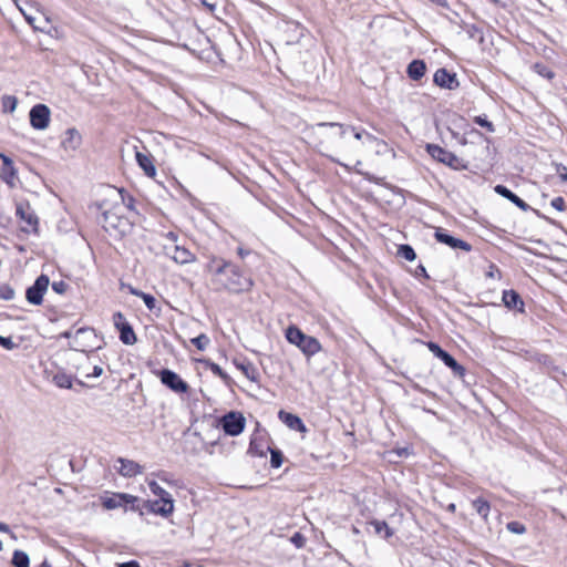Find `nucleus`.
Wrapping results in <instances>:
<instances>
[{
    "instance_id": "obj_10",
    "label": "nucleus",
    "mask_w": 567,
    "mask_h": 567,
    "mask_svg": "<svg viewBox=\"0 0 567 567\" xmlns=\"http://www.w3.org/2000/svg\"><path fill=\"white\" fill-rule=\"evenodd\" d=\"M30 124L34 130L48 128L51 120V111L45 104L34 105L29 113Z\"/></svg>"
},
{
    "instance_id": "obj_63",
    "label": "nucleus",
    "mask_w": 567,
    "mask_h": 567,
    "mask_svg": "<svg viewBox=\"0 0 567 567\" xmlns=\"http://www.w3.org/2000/svg\"><path fill=\"white\" fill-rule=\"evenodd\" d=\"M318 146H319L320 148H326V143H324L323 141H321V142L318 144Z\"/></svg>"
},
{
    "instance_id": "obj_44",
    "label": "nucleus",
    "mask_w": 567,
    "mask_h": 567,
    "mask_svg": "<svg viewBox=\"0 0 567 567\" xmlns=\"http://www.w3.org/2000/svg\"><path fill=\"white\" fill-rule=\"evenodd\" d=\"M507 529L515 534H524L526 528L524 525L517 522H511L507 524Z\"/></svg>"
},
{
    "instance_id": "obj_35",
    "label": "nucleus",
    "mask_w": 567,
    "mask_h": 567,
    "mask_svg": "<svg viewBox=\"0 0 567 567\" xmlns=\"http://www.w3.org/2000/svg\"><path fill=\"white\" fill-rule=\"evenodd\" d=\"M78 373L84 378H99L103 373V369L100 365H93L92 371L86 372L84 367L78 368Z\"/></svg>"
},
{
    "instance_id": "obj_38",
    "label": "nucleus",
    "mask_w": 567,
    "mask_h": 567,
    "mask_svg": "<svg viewBox=\"0 0 567 567\" xmlns=\"http://www.w3.org/2000/svg\"><path fill=\"white\" fill-rule=\"evenodd\" d=\"M208 367H209V370L217 377H219L220 379H223L224 381H228L229 377L226 372H224V370L217 364V363H214V362H209L208 363Z\"/></svg>"
},
{
    "instance_id": "obj_37",
    "label": "nucleus",
    "mask_w": 567,
    "mask_h": 567,
    "mask_svg": "<svg viewBox=\"0 0 567 567\" xmlns=\"http://www.w3.org/2000/svg\"><path fill=\"white\" fill-rule=\"evenodd\" d=\"M270 464L272 467L278 468L282 464V453L279 450L270 451Z\"/></svg>"
},
{
    "instance_id": "obj_5",
    "label": "nucleus",
    "mask_w": 567,
    "mask_h": 567,
    "mask_svg": "<svg viewBox=\"0 0 567 567\" xmlns=\"http://www.w3.org/2000/svg\"><path fill=\"white\" fill-rule=\"evenodd\" d=\"M17 217L24 223L22 229L24 231H37L39 219L35 212L31 208L28 202H18L16 205Z\"/></svg>"
},
{
    "instance_id": "obj_55",
    "label": "nucleus",
    "mask_w": 567,
    "mask_h": 567,
    "mask_svg": "<svg viewBox=\"0 0 567 567\" xmlns=\"http://www.w3.org/2000/svg\"><path fill=\"white\" fill-rule=\"evenodd\" d=\"M343 153L347 155H354L357 154V150L352 146H346L343 147Z\"/></svg>"
},
{
    "instance_id": "obj_12",
    "label": "nucleus",
    "mask_w": 567,
    "mask_h": 567,
    "mask_svg": "<svg viewBox=\"0 0 567 567\" xmlns=\"http://www.w3.org/2000/svg\"><path fill=\"white\" fill-rule=\"evenodd\" d=\"M50 280L45 275H41L37 278L33 286L27 290V300L32 305H40L43 299L44 292L48 290Z\"/></svg>"
},
{
    "instance_id": "obj_49",
    "label": "nucleus",
    "mask_w": 567,
    "mask_h": 567,
    "mask_svg": "<svg viewBox=\"0 0 567 567\" xmlns=\"http://www.w3.org/2000/svg\"><path fill=\"white\" fill-rule=\"evenodd\" d=\"M557 173L559 174V177L561 181L567 182V169L563 164H556Z\"/></svg>"
},
{
    "instance_id": "obj_57",
    "label": "nucleus",
    "mask_w": 567,
    "mask_h": 567,
    "mask_svg": "<svg viewBox=\"0 0 567 567\" xmlns=\"http://www.w3.org/2000/svg\"><path fill=\"white\" fill-rule=\"evenodd\" d=\"M90 365H91V362H90V357L89 355H85V362L82 363L80 367H84V370L86 372H90Z\"/></svg>"
},
{
    "instance_id": "obj_17",
    "label": "nucleus",
    "mask_w": 567,
    "mask_h": 567,
    "mask_svg": "<svg viewBox=\"0 0 567 567\" xmlns=\"http://www.w3.org/2000/svg\"><path fill=\"white\" fill-rule=\"evenodd\" d=\"M95 338L93 329L80 328L74 331V340L70 344L74 350L85 352V348L90 347V341Z\"/></svg>"
},
{
    "instance_id": "obj_24",
    "label": "nucleus",
    "mask_w": 567,
    "mask_h": 567,
    "mask_svg": "<svg viewBox=\"0 0 567 567\" xmlns=\"http://www.w3.org/2000/svg\"><path fill=\"white\" fill-rule=\"evenodd\" d=\"M495 192L501 196L507 198L512 203H514L520 209L526 210L528 208V205L522 198H519L517 195L511 192L507 187L503 185H497L495 187Z\"/></svg>"
},
{
    "instance_id": "obj_33",
    "label": "nucleus",
    "mask_w": 567,
    "mask_h": 567,
    "mask_svg": "<svg viewBox=\"0 0 567 567\" xmlns=\"http://www.w3.org/2000/svg\"><path fill=\"white\" fill-rule=\"evenodd\" d=\"M53 381L56 386L62 389H70L72 386L71 378L64 373L55 374Z\"/></svg>"
},
{
    "instance_id": "obj_1",
    "label": "nucleus",
    "mask_w": 567,
    "mask_h": 567,
    "mask_svg": "<svg viewBox=\"0 0 567 567\" xmlns=\"http://www.w3.org/2000/svg\"><path fill=\"white\" fill-rule=\"evenodd\" d=\"M206 270L212 275L214 284L233 293L250 290L252 280L237 266L225 259L212 257L206 265Z\"/></svg>"
},
{
    "instance_id": "obj_22",
    "label": "nucleus",
    "mask_w": 567,
    "mask_h": 567,
    "mask_svg": "<svg viewBox=\"0 0 567 567\" xmlns=\"http://www.w3.org/2000/svg\"><path fill=\"white\" fill-rule=\"evenodd\" d=\"M278 417L290 430L298 431V432H306V426L299 416L281 410L278 413Z\"/></svg>"
},
{
    "instance_id": "obj_16",
    "label": "nucleus",
    "mask_w": 567,
    "mask_h": 567,
    "mask_svg": "<svg viewBox=\"0 0 567 567\" xmlns=\"http://www.w3.org/2000/svg\"><path fill=\"white\" fill-rule=\"evenodd\" d=\"M429 349L435 357L440 358L449 368H451L456 375H464L465 369L461 364H458L452 355H450L446 351L441 349L436 343L430 342Z\"/></svg>"
},
{
    "instance_id": "obj_64",
    "label": "nucleus",
    "mask_w": 567,
    "mask_h": 567,
    "mask_svg": "<svg viewBox=\"0 0 567 567\" xmlns=\"http://www.w3.org/2000/svg\"><path fill=\"white\" fill-rule=\"evenodd\" d=\"M183 567H192V565L189 563H185Z\"/></svg>"
},
{
    "instance_id": "obj_41",
    "label": "nucleus",
    "mask_w": 567,
    "mask_h": 567,
    "mask_svg": "<svg viewBox=\"0 0 567 567\" xmlns=\"http://www.w3.org/2000/svg\"><path fill=\"white\" fill-rule=\"evenodd\" d=\"M474 121L480 126L487 128L488 132H494V125L485 116H476Z\"/></svg>"
},
{
    "instance_id": "obj_9",
    "label": "nucleus",
    "mask_w": 567,
    "mask_h": 567,
    "mask_svg": "<svg viewBox=\"0 0 567 567\" xmlns=\"http://www.w3.org/2000/svg\"><path fill=\"white\" fill-rule=\"evenodd\" d=\"M220 423L226 434L237 436L244 431L246 420L241 413L229 412L221 417Z\"/></svg>"
},
{
    "instance_id": "obj_14",
    "label": "nucleus",
    "mask_w": 567,
    "mask_h": 567,
    "mask_svg": "<svg viewBox=\"0 0 567 567\" xmlns=\"http://www.w3.org/2000/svg\"><path fill=\"white\" fill-rule=\"evenodd\" d=\"M115 471L123 477H135L143 473V466L137 462L124 457H118L114 465Z\"/></svg>"
},
{
    "instance_id": "obj_29",
    "label": "nucleus",
    "mask_w": 567,
    "mask_h": 567,
    "mask_svg": "<svg viewBox=\"0 0 567 567\" xmlns=\"http://www.w3.org/2000/svg\"><path fill=\"white\" fill-rule=\"evenodd\" d=\"M18 105V99L13 95H3L1 97V106L4 113H13Z\"/></svg>"
},
{
    "instance_id": "obj_32",
    "label": "nucleus",
    "mask_w": 567,
    "mask_h": 567,
    "mask_svg": "<svg viewBox=\"0 0 567 567\" xmlns=\"http://www.w3.org/2000/svg\"><path fill=\"white\" fill-rule=\"evenodd\" d=\"M192 344H194L199 351L206 350V348L210 343V339L205 333H202L195 338L190 339Z\"/></svg>"
},
{
    "instance_id": "obj_54",
    "label": "nucleus",
    "mask_w": 567,
    "mask_h": 567,
    "mask_svg": "<svg viewBox=\"0 0 567 567\" xmlns=\"http://www.w3.org/2000/svg\"><path fill=\"white\" fill-rule=\"evenodd\" d=\"M118 567H140V564L135 560H131L127 563L120 564Z\"/></svg>"
},
{
    "instance_id": "obj_34",
    "label": "nucleus",
    "mask_w": 567,
    "mask_h": 567,
    "mask_svg": "<svg viewBox=\"0 0 567 567\" xmlns=\"http://www.w3.org/2000/svg\"><path fill=\"white\" fill-rule=\"evenodd\" d=\"M473 507L476 509V512L482 516V517H487L488 513H489V505L486 501L484 499H475L473 502Z\"/></svg>"
},
{
    "instance_id": "obj_4",
    "label": "nucleus",
    "mask_w": 567,
    "mask_h": 567,
    "mask_svg": "<svg viewBox=\"0 0 567 567\" xmlns=\"http://www.w3.org/2000/svg\"><path fill=\"white\" fill-rule=\"evenodd\" d=\"M286 339L289 343L298 347L301 352L311 357L321 351V344L315 337L305 334L299 328L290 326L286 330Z\"/></svg>"
},
{
    "instance_id": "obj_25",
    "label": "nucleus",
    "mask_w": 567,
    "mask_h": 567,
    "mask_svg": "<svg viewBox=\"0 0 567 567\" xmlns=\"http://www.w3.org/2000/svg\"><path fill=\"white\" fill-rule=\"evenodd\" d=\"M426 65L422 60H414L408 65L406 72L412 80L417 81L424 75Z\"/></svg>"
},
{
    "instance_id": "obj_28",
    "label": "nucleus",
    "mask_w": 567,
    "mask_h": 567,
    "mask_svg": "<svg viewBox=\"0 0 567 567\" xmlns=\"http://www.w3.org/2000/svg\"><path fill=\"white\" fill-rule=\"evenodd\" d=\"M0 176L8 185L13 187L17 181V169L14 168V165L9 167H2Z\"/></svg>"
},
{
    "instance_id": "obj_6",
    "label": "nucleus",
    "mask_w": 567,
    "mask_h": 567,
    "mask_svg": "<svg viewBox=\"0 0 567 567\" xmlns=\"http://www.w3.org/2000/svg\"><path fill=\"white\" fill-rule=\"evenodd\" d=\"M101 501L103 507L109 511L123 507L127 504L131 505L132 511L138 509L134 506V504L138 501V497L127 493H113L111 495H105L101 497Z\"/></svg>"
},
{
    "instance_id": "obj_15",
    "label": "nucleus",
    "mask_w": 567,
    "mask_h": 567,
    "mask_svg": "<svg viewBox=\"0 0 567 567\" xmlns=\"http://www.w3.org/2000/svg\"><path fill=\"white\" fill-rule=\"evenodd\" d=\"M102 217L103 227L109 233L117 231L123 234L128 226L127 220L118 217L114 212H104Z\"/></svg>"
},
{
    "instance_id": "obj_46",
    "label": "nucleus",
    "mask_w": 567,
    "mask_h": 567,
    "mask_svg": "<svg viewBox=\"0 0 567 567\" xmlns=\"http://www.w3.org/2000/svg\"><path fill=\"white\" fill-rule=\"evenodd\" d=\"M52 289L56 292V293H64L68 289V284H65L64 281H54L52 284Z\"/></svg>"
},
{
    "instance_id": "obj_26",
    "label": "nucleus",
    "mask_w": 567,
    "mask_h": 567,
    "mask_svg": "<svg viewBox=\"0 0 567 567\" xmlns=\"http://www.w3.org/2000/svg\"><path fill=\"white\" fill-rule=\"evenodd\" d=\"M234 363H235L236 368L238 370H240L247 379H249L250 381H254V382L258 381V378H259L258 370L251 362L235 361Z\"/></svg>"
},
{
    "instance_id": "obj_39",
    "label": "nucleus",
    "mask_w": 567,
    "mask_h": 567,
    "mask_svg": "<svg viewBox=\"0 0 567 567\" xmlns=\"http://www.w3.org/2000/svg\"><path fill=\"white\" fill-rule=\"evenodd\" d=\"M534 70L542 76L550 80L554 78V73L545 65L536 63L534 64Z\"/></svg>"
},
{
    "instance_id": "obj_42",
    "label": "nucleus",
    "mask_w": 567,
    "mask_h": 567,
    "mask_svg": "<svg viewBox=\"0 0 567 567\" xmlns=\"http://www.w3.org/2000/svg\"><path fill=\"white\" fill-rule=\"evenodd\" d=\"M141 298L143 299L147 309L153 310L156 307V299L148 293H141Z\"/></svg>"
},
{
    "instance_id": "obj_13",
    "label": "nucleus",
    "mask_w": 567,
    "mask_h": 567,
    "mask_svg": "<svg viewBox=\"0 0 567 567\" xmlns=\"http://www.w3.org/2000/svg\"><path fill=\"white\" fill-rule=\"evenodd\" d=\"M113 322L116 329L120 331V339L123 343L134 344L136 342L135 332L121 312L114 313Z\"/></svg>"
},
{
    "instance_id": "obj_48",
    "label": "nucleus",
    "mask_w": 567,
    "mask_h": 567,
    "mask_svg": "<svg viewBox=\"0 0 567 567\" xmlns=\"http://www.w3.org/2000/svg\"><path fill=\"white\" fill-rule=\"evenodd\" d=\"M0 344L8 350H12L16 347L11 338L2 336H0Z\"/></svg>"
},
{
    "instance_id": "obj_47",
    "label": "nucleus",
    "mask_w": 567,
    "mask_h": 567,
    "mask_svg": "<svg viewBox=\"0 0 567 567\" xmlns=\"http://www.w3.org/2000/svg\"><path fill=\"white\" fill-rule=\"evenodd\" d=\"M123 204L131 210L134 209V198L130 195H124L123 192H120Z\"/></svg>"
},
{
    "instance_id": "obj_59",
    "label": "nucleus",
    "mask_w": 567,
    "mask_h": 567,
    "mask_svg": "<svg viewBox=\"0 0 567 567\" xmlns=\"http://www.w3.org/2000/svg\"><path fill=\"white\" fill-rule=\"evenodd\" d=\"M0 532L9 533L10 528H9V526L7 524L0 523Z\"/></svg>"
},
{
    "instance_id": "obj_23",
    "label": "nucleus",
    "mask_w": 567,
    "mask_h": 567,
    "mask_svg": "<svg viewBox=\"0 0 567 567\" xmlns=\"http://www.w3.org/2000/svg\"><path fill=\"white\" fill-rule=\"evenodd\" d=\"M136 161L140 167L144 171L146 176L154 177L156 175V168L148 154L136 152Z\"/></svg>"
},
{
    "instance_id": "obj_31",
    "label": "nucleus",
    "mask_w": 567,
    "mask_h": 567,
    "mask_svg": "<svg viewBox=\"0 0 567 567\" xmlns=\"http://www.w3.org/2000/svg\"><path fill=\"white\" fill-rule=\"evenodd\" d=\"M371 525L374 527L375 534L381 535L382 533H384V538H389L393 534L385 522L373 520L371 522Z\"/></svg>"
},
{
    "instance_id": "obj_30",
    "label": "nucleus",
    "mask_w": 567,
    "mask_h": 567,
    "mask_svg": "<svg viewBox=\"0 0 567 567\" xmlns=\"http://www.w3.org/2000/svg\"><path fill=\"white\" fill-rule=\"evenodd\" d=\"M29 556L22 550H16L12 557V564L16 567H29Z\"/></svg>"
},
{
    "instance_id": "obj_7",
    "label": "nucleus",
    "mask_w": 567,
    "mask_h": 567,
    "mask_svg": "<svg viewBox=\"0 0 567 567\" xmlns=\"http://www.w3.org/2000/svg\"><path fill=\"white\" fill-rule=\"evenodd\" d=\"M82 134L79 132V130L75 127H69L62 134L60 145L64 153L73 156L82 146Z\"/></svg>"
},
{
    "instance_id": "obj_50",
    "label": "nucleus",
    "mask_w": 567,
    "mask_h": 567,
    "mask_svg": "<svg viewBox=\"0 0 567 567\" xmlns=\"http://www.w3.org/2000/svg\"><path fill=\"white\" fill-rule=\"evenodd\" d=\"M487 277H489V278H495V277L499 278L501 277V272L495 265L489 266V271L487 272Z\"/></svg>"
},
{
    "instance_id": "obj_20",
    "label": "nucleus",
    "mask_w": 567,
    "mask_h": 567,
    "mask_svg": "<svg viewBox=\"0 0 567 567\" xmlns=\"http://www.w3.org/2000/svg\"><path fill=\"white\" fill-rule=\"evenodd\" d=\"M434 83L440 87L454 90L458 86V81L454 73H450L446 69H439L434 73Z\"/></svg>"
},
{
    "instance_id": "obj_18",
    "label": "nucleus",
    "mask_w": 567,
    "mask_h": 567,
    "mask_svg": "<svg viewBox=\"0 0 567 567\" xmlns=\"http://www.w3.org/2000/svg\"><path fill=\"white\" fill-rule=\"evenodd\" d=\"M427 152L434 159L451 167H454L458 162V158L453 153L442 148L439 145L429 144Z\"/></svg>"
},
{
    "instance_id": "obj_27",
    "label": "nucleus",
    "mask_w": 567,
    "mask_h": 567,
    "mask_svg": "<svg viewBox=\"0 0 567 567\" xmlns=\"http://www.w3.org/2000/svg\"><path fill=\"white\" fill-rule=\"evenodd\" d=\"M503 301L507 308H517L519 305V310L523 311L524 302L516 291H514V290L504 291L503 292Z\"/></svg>"
},
{
    "instance_id": "obj_61",
    "label": "nucleus",
    "mask_w": 567,
    "mask_h": 567,
    "mask_svg": "<svg viewBox=\"0 0 567 567\" xmlns=\"http://www.w3.org/2000/svg\"><path fill=\"white\" fill-rule=\"evenodd\" d=\"M167 238H169L172 241H176L177 236L174 233H168Z\"/></svg>"
},
{
    "instance_id": "obj_8",
    "label": "nucleus",
    "mask_w": 567,
    "mask_h": 567,
    "mask_svg": "<svg viewBox=\"0 0 567 567\" xmlns=\"http://www.w3.org/2000/svg\"><path fill=\"white\" fill-rule=\"evenodd\" d=\"M161 382L175 393L183 394L189 389L187 382H185L176 372L164 369L158 372Z\"/></svg>"
},
{
    "instance_id": "obj_45",
    "label": "nucleus",
    "mask_w": 567,
    "mask_h": 567,
    "mask_svg": "<svg viewBox=\"0 0 567 567\" xmlns=\"http://www.w3.org/2000/svg\"><path fill=\"white\" fill-rule=\"evenodd\" d=\"M331 159H332L333 162L338 163L339 165L343 166V167H344L346 169H348V171H353V172H355V173H358V174H363V173L361 172V169L359 168V167L361 166V164H362V162H361L360 159H358V161L355 162L354 166H349V165H347V164H343V163L339 162L338 159H336V158H333V157H331Z\"/></svg>"
},
{
    "instance_id": "obj_53",
    "label": "nucleus",
    "mask_w": 567,
    "mask_h": 567,
    "mask_svg": "<svg viewBox=\"0 0 567 567\" xmlns=\"http://www.w3.org/2000/svg\"><path fill=\"white\" fill-rule=\"evenodd\" d=\"M158 477L161 481L167 483V484H173V481L168 477V474L165 473V472H162L158 474Z\"/></svg>"
},
{
    "instance_id": "obj_11",
    "label": "nucleus",
    "mask_w": 567,
    "mask_h": 567,
    "mask_svg": "<svg viewBox=\"0 0 567 567\" xmlns=\"http://www.w3.org/2000/svg\"><path fill=\"white\" fill-rule=\"evenodd\" d=\"M193 42L190 44H185V48L190 50L194 54H196L199 59L206 61H213V55L215 54V50L213 48L210 38H192Z\"/></svg>"
},
{
    "instance_id": "obj_36",
    "label": "nucleus",
    "mask_w": 567,
    "mask_h": 567,
    "mask_svg": "<svg viewBox=\"0 0 567 567\" xmlns=\"http://www.w3.org/2000/svg\"><path fill=\"white\" fill-rule=\"evenodd\" d=\"M399 255L409 261H413L416 258L414 249L409 245H401L399 248Z\"/></svg>"
},
{
    "instance_id": "obj_19",
    "label": "nucleus",
    "mask_w": 567,
    "mask_h": 567,
    "mask_svg": "<svg viewBox=\"0 0 567 567\" xmlns=\"http://www.w3.org/2000/svg\"><path fill=\"white\" fill-rule=\"evenodd\" d=\"M434 237L439 243L447 245L449 247H451L453 249H462L464 251L472 250V246L468 243H466L462 239L455 238V237L446 234L442 229H437L434 234Z\"/></svg>"
},
{
    "instance_id": "obj_21",
    "label": "nucleus",
    "mask_w": 567,
    "mask_h": 567,
    "mask_svg": "<svg viewBox=\"0 0 567 567\" xmlns=\"http://www.w3.org/2000/svg\"><path fill=\"white\" fill-rule=\"evenodd\" d=\"M166 255L169 256L175 262L184 265L195 261V256L186 248L177 245L165 248Z\"/></svg>"
},
{
    "instance_id": "obj_60",
    "label": "nucleus",
    "mask_w": 567,
    "mask_h": 567,
    "mask_svg": "<svg viewBox=\"0 0 567 567\" xmlns=\"http://www.w3.org/2000/svg\"><path fill=\"white\" fill-rule=\"evenodd\" d=\"M131 293L136 296V297H140L141 298V293H144L143 291H140L137 289H134V288H131Z\"/></svg>"
},
{
    "instance_id": "obj_52",
    "label": "nucleus",
    "mask_w": 567,
    "mask_h": 567,
    "mask_svg": "<svg viewBox=\"0 0 567 567\" xmlns=\"http://www.w3.org/2000/svg\"><path fill=\"white\" fill-rule=\"evenodd\" d=\"M0 158L2 159V163H3L2 167L13 166V162L7 155L0 153Z\"/></svg>"
},
{
    "instance_id": "obj_58",
    "label": "nucleus",
    "mask_w": 567,
    "mask_h": 567,
    "mask_svg": "<svg viewBox=\"0 0 567 567\" xmlns=\"http://www.w3.org/2000/svg\"><path fill=\"white\" fill-rule=\"evenodd\" d=\"M416 275H422V276H424V277H427L426 270H425V268H424L422 265H420V266L416 268Z\"/></svg>"
},
{
    "instance_id": "obj_3",
    "label": "nucleus",
    "mask_w": 567,
    "mask_h": 567,
    "mask_svg": "<svg viewBox=\"0 0 567 567\" xmlns=\"http://www.w3.org/2000/svg\"><path fill=\"white\" fill-rule=\"evenodd\" d=\"M147 485L151 492L158 497L156 501L145 502L148 512L163 517L172 515L175 509L172 495L153 480H147Z\"/></svg>"
},
{
    "instance_id": "obj_51",
    "label": "nucleus",
    "mask_w": 567,
    "mask_h": 567,
    "mask_svg": "<svg viewBox=\"0 0 567 567\" xmlns=\"http://www.w3.org/2000/svg\"><path fill=\"white\" fill-rule=\"evenodd\" d=\"M203 6H205L207 8V10L209 12H214L215 8H216V3L215 2H212L210 0H198Z\"/></svg>"
},
{
    "instance_id": "obj_2",
    "label": "nucleus",
    "mask_w": 567,
    "mask_h": 567,
    "mask_svg": "<svg viewBox=\"0 0 567 567\" xmlns=\"http://www.w3.org/2000/svg\"><path fill=\"white\" fill-rule=\"evenodd\" d=\"M313 127L330 128V132L323 135V137L329 142H332L334 138H343L348 132H351L357 141L364 140L365 142L369 143L379 142V140L374 135L367 132L364 128L355 127L348 124L337 122H320L316 124Z\"/></svg>"
},
{
    "instance_id": "obj_40",
    "label": "nucleus",
    "mask_w": 567,
    "mask_h": 567,
    "mask_svg": "<svg viewBox=\"0 0 567 567\" xmlns=\"http://www.w3.org/2000/svg\"><path fill=\"white\" fill-rule=\"evenodd\" d=\"M550 206L555 208L558 212H565L566 210V202L563 197L558 196L551 199Z\"/></svg>"
},
{
    "instance_id": "obj_56",
    "label": "nucleus",
    "mask_w": 567,
    "mask_h": 567,
    "mask_svg": "<svg viewBox=\"0 0 567 567\" xmlns=\"http://www.w3.org/2000/svg\"><path fill=\"white\" fill-rule=\"evenodd\" d=\"M61 337L62 338H66V339H72V341H73L74 340V332H72L71 330H68V331L62 332Z\"/></svg>"
},
{
    "instance_id": "obj_43",
    "label": "nucleus",
    "mask_w": 567,
    "mask_h": 567,
    "mask_svg": "<svg viewBox=\"0 0 567 567\" xmlns=\"http://www.w3.org/2000/svg\"><path fill=\"white\" fill-rule=\"evenodd\" d=\"M290 542L297 547V548H302L306 544V538L300 534V533H295L291 538H290Z\"/></svg>"
},
{
    "instance_id": "obj_62",
    "label": "nucleus",
    "mask_w": 567,
    "mask_h": 567,
    "mask_svg": "<svg viewBox=\"0 0 567 567\" xmlns=\"http://www.w3.org/2000/svg\"><path fill=\"white\" fill-rule=\"evenodd\" d=\"M432 1L440 6H445V0H432Z\"/></svg>"
}]
</instances>
